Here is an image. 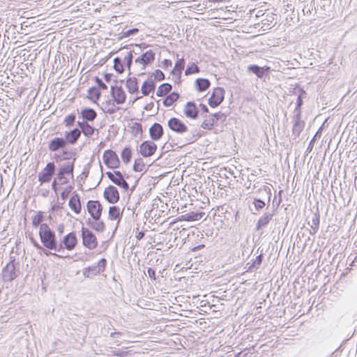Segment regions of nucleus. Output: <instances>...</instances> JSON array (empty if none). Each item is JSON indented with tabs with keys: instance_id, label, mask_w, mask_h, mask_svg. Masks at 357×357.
Returning <instances> with one entry per match:
<instances>
[{
	"instance_id": "obj_56",
	"label": "nucleus",
	"mask_w": 357,
	"mask_h": 357,
	"mask_svg": "<svg viewBox=\"0 0 357 357\" xmlns=\"http://www.w3.org/2000/svg\"><path fill=\"white\" fill-rule=\"evenodd\" d=\"M282 190H280L279 192H278V195H279V200L278 202H276V197H275L273 200V203H272V210L271 212H273V214H275V211L278 209L279 205L280 204L281 202H282Z\"/></svg>"
},
{
	"instance_id": "obj_17",
	"label": "nucleus",
	"mask_w": 357,
	"mask_h": 357,
	"mask_svg": "<svg viewBox=\"0 0 357 357\" xmlns=\"http://www.w3.org/2000/svg\"><path fill=\"white\" fill-rule=\"evenodd\" d=\"M103 196L104 198L110 204L117 203L120 198L117 188L112 185H109L105 189Z\"/></svg>"
},
{
	"instance_id": "obj_30",
	"label": "nucleus",
	"mask_w": 357,
	"mask_h": 357,
	"mask_svg": "<svg viewBox=\"0 0 357 357\" xmlns=\"http://www.w3.org/2000/svg\"><path fill=\"white\" fill-rule=\"evenodd\" d=\"M195 86L199 92H204L210 87L211 82L206 78H197L195 81Z\"/></svg>"
},
{
	"instance_id": "obj_5",
	"label": "nucleus",
	"mask_w": 357,
	"mask_h": 357,
	"mask_svg": "<svg viewBox=\"0 0 357 357\" xmlns=\"http://www.w3.org/2000/svg\"><path fill=\"white\" fill-rule=\"evenodd\" d=\"M17 266H19V263L15 264V259L11 257L10 261L2 270V275L5 281L10 282L18 277L20 270L19 268H17Z\"/></svg>"
},
{
	"instance_id": "obj_11",
	"label": "nucleus",
	"mask_w": 357,
	"mask_h": 357,
	"mask_svg": "<svg viewBox=\"0 0 357 357\" xmlns=\"http://www.w3.org/2000/svg\"><path fill=\"white\" fill-rule=\"evenodd\" d=\"M91 259L93 260V264L91 265V275H97L102 273L107 266V259L101 258L96 260V256H93Z\"/></svg>"
},
{
	"instance_id": "obj_7",
	"label": "nucleus",
	"mask_w": 357,
	"mask_h": 357,
	"mask_svg": "<svg viewBox=\"0 0 357 357\" xmlns=\"http://www.w3.org/2000/svg\"><path fill=\"white\" fill-rule=\"evenodd\" d=\"M105 165L109 169H117L120 167L121 161L116 153L112 149H107L102 155Z\"/></svg>"
},
{
	"instance_id": "obj_27",
	"label": "nucleus",
	"mask_w": 357,
	"mask_h": 357,
	"mask_svg": "<svg viewBox=\"0 0 357 357\" xmlns=\"http://www.w3.org/2000/svg\"><path fill=\"white\" fill-rule=\"evenodd\" d=\"M205 215L203 211H192L188 213L182 215L179 219L181 220L193 222L201 220Z\"/></svg>"
},
{
	"instance_id": "obj_49",
	"label": "nucleus",
	"mask_w": 357,
	"mask_h": 357,
	"mask_svg": "<svg viewBox=\"0 0 357 357\" xmlns=\"http://www.w3.org/2000/svg\"><path fill=\"white\" fill-rule=\"evenodd\" d=\"M76 120V114L73 113L69 115H67L64 120H63V124L66 127H70L74 125Z\"/></svg>"
},
{
	"instance_id": "obj_55",
	"label": "nucleus",
	"mask_w": 357,
	"mask_h": 357,
	"mask_svg": "<svg viewBox=\"0 0 357 357\" xmlns=\"http://www.w3.org/2000/svg\"><path fill=\"white\" fill-rule=\"evenodd\" d=\"M93 81L96 83L95 86H96L100 91L105 90L107 89V86L102 82V79L96 76L93 77Z\"/></svg>"
},
{
	"instance_id": "obj_57",
	"label": "nucleus",
	"mask_w": 357,
	"mask_h": 357,
	"mask_svg": "<svg viewBox=\"0 0 357 357\" xmlns=\"http://www.w3.org/2000/svg\"><path fill=\"white\" fill-rule=\"evenodd\" d=\"M110 59V56H102V54L100 53V56H99V61L96 63H95L93 66V68H94V70H96L97 69V66H102V65H104L109 59Z\"/></svg>"
},
{
	"instance_id": "obj_48",
	"label": "nucleus",
	"mask_w": 357,
	"mask_h": 357,
	"mask_svg": "<svg viewBox=\"0 0 357 357\" xmlns=\"http://www.w3.org/2000/svg\"><path fill=\"white\" fill-rule=\"evenodd\" d=\"M82 236L84 245L89 248V229L88 228L82 227Z\"/></svg>"
},
{
	"instance_id": "obj_33",
	"label": "nucleus",
	"mask_w": 357,
	"mask_h": 357,
	"mask_svg": "<svg viewBox=\"0 0 357 357\" xmlns=\"http://www.w3.org/2000/svg\"><path fill=\"white\" fill-rule=\"evenodd\" d=\"M204 121L201 124V128L203 129L211 130L214 126H218L212 114L209 116L206 114L204 116Z\"/></svg>"
},
{
	"instance_id": "obj_43",
	"label": "nucleus",
	"mask_w": 357,
	"mask_h": 357,
	"mask_svg": "<svg viewBox=\"0 0 357 357\" xmlns=\"http://www.w3.org/2000/svg\"><path fill=\"white\" fill-rule=\"evenodd\" d=\"M252 204L255 210L258 212L261 211L265 206H266V211L269 209V207H268L267 202H264V200H261V199L254 197Z\"/></svg>"
},
{
	"instance_id": "obj_6",
	"label": "nucleus",
	"mask_w": 357,
	"mask_h": 357,
	"mask_svg": "<svg viewBox=\"0 0 357 357\" xmlns=\"http://www.w3.org/2000/svg\"><path fill=\"white\" fill-rule=\"evenodd\" d=\"M105 174L114 184L122 188L125 192L129 191V184L126 181L121 172L114 170L113 172H107Z\"/></svg>"
},
{
	"instance_id": "obj_50",
	"label": "nucleus",
	"mask_w": 357,
	"mask_h": 357,
	"mask_svg": "<svg viewBox=\"0 0 357 357\" xmlns=\"http://www.w3.org/2000/svg\"><path fill=\"white\" fill-rule=\"evenodd\" d=\"M43 220V215L41 211L38 212L36 215H35L32 218V225L34 227H37L38 226H40L42 225V222Z\"/></svg>"
},
{
	"instance_id": "obj_32",
	"label": "nucleus",
	"mask_w": 357,
	"mask_h": 357,
	"mask_svg": "<svg viewBox=\"0 0 357 357\" xmlns=\"http://www.w3.org/2000/svg\"><path fill=\"white\" fill-rule=\"evenodd\" d=\"M319 222H320V215L319 212V209H317V211L314 213V215L312 219V225L308 222V225L312 228L311 230H310V234L311 235H314L319 228Z\"/></svg>"
},
{
	"instance_id": "obj_47",
	"label": "nucleus",
	"mask_w": 357,
	"mask_h": 357,
	"mask_svg": "<svg viewBox=\"0 0 357 357\" xmlns=\"http://www.w3.org/2000/svg\"><path fill=\"white\" fill-rule=\"evenodd\" d=\"M153 77H154L153 81H154L155 83V82L164 80L165 78L164 73L159 69L155 70L153 73H149V78L152 79Z\"/></svg>"
},
{
	"instance_id": "obj_1",
	"label": "nucleus",
	"mask_w": 357,
	"mask_h": 357,
	"mask_svg": "<svg viewBox=\"0 0 357 357\" xmlns=\"http://www.w3.org/2000/svg\"><path fill=\"white\" fill-rule=\"evenodd\" d=\"M48 149L50 151L56 152L62 151L60 155H55L57 160H70L74 156V153L69 150L66 140L63 137H54L51 139L48 144Z\"/></svg>"
},
{
	"instance_id": "obj_63",
	"label": "nucleus",
	"mask_w": 357,
	"mask_h": 357,
	"mask_svg": "<svg viewBox=\"0 0 357 357\" xmlns=\"http://www.w3.org/2000/svg\"><path fill=\"white\" fill-rule=\"evenodd\" d=\"M147 273L151 280H156L155 269H154L153 268H148Z\"/></svg>"
},
{
	"instance_id": "obj_58",
	"label": "nucleus",
	"mask_w": 357,
	"mask_h": 357,
	"mask_svg": "<svg viewBox=\"0 0 357 357\" xmlns=\"http://www.w3.org/2000/svg\"><path fill=\"white\" fill-rule=\"evenodd\" d=\"M79 53L81 54H82V53L84 54L83 58L80 59L79 66L82 62L83 65H84V67H85L87 65V63H88V61H89V57L86 56V51L84 49H79V52H78V54ZM85 70V68H83V70Z\"/></svg>"
},
{
	"instance_id": "obj_18",
	"label": "nucleus",
	"mask_w": 357,
	"mask_h": 357,
	"mask_svg": "<svg viewBox=\"0 0 357 357\" xmlns=\"http://www.w3.org/2000/svg\"><path fill=\"white\" fill-rule=\"evenodd\" d=\"M183 113L185 116L190 119H197L199 116V110L194 101H188L184 106Z\"/></svg>"
},
{
	"instance_id": "obj_42",
	"label": "nucleus",
	"mask_w": 357,
	"mask_h": 357,
	"mask_svg": "<svg viewBox=\"0 0 357 357\" xmlns=\"http://www.w3.org/2000/svg\"><path fill=\"white\" fill-rule=\"evenodd\" d=\"M91 228L98 232H102L105 229V225L100 219L91 220Z\"/></svg>"
},
{
	"instance_id": "obj_41",
	"label": "nucleus",
	"mask_w": 357,
	"mask_h": 357,
	"mask_svg": "<svg viewBox=\"0 0 357 357\" xmlns=\"http://www.w3.org/2000/svg\"><path fill=\"white\" fill-rule=\"evenodd\" d=\"M172 89V86L169 83H163L160 84L158 90L156 91V96L158 97H162L169 92Z\"/></svg>"
},
{
	"instance_id": "obj_39",
	"label": "nucleus",
	"mask_w": 357,
	"mask_h": 357,
	"mask_svg": "<svg viewBox=\"0 0 357 357\" xmlns=\"http://www.w3.org/2000/svg\"><path fill=\"white\" fill-rule=\"evenodd\" d=\"M132 153L130 146H126L122 149L121 152V157L122 161L126 165L130 162L132 159Z\"/></svg>"
},
{
	"instance_id": "obj_44",
	"label": "nucleus",
	"mask_w": 357,
	"mask_h": 357,
	"mask_svg": "<svg viewBox=\"0 0 357 357\" xmlns=\"http://www.w3.org/2000/svg\"><path fill=\"white\" fill-rule=\"evenodd\" d=\"M322 130H323V128H322V126H321L318 130L316 132L315 135H314V137L311 139V140L310 141L309 144H308V146L307 147V149H306V153H310L313 149V146H314V142L315 141L317 140V138H319L321 137V134H322Z\"/></svg>"
},
{
	"instance_id": "obj_31",
	"label": "nucleus",
	"mask_w": 357,
	"mask_h": 357,
	"mask_svg": "<svg viewBox=\"0 0 357 357\" xmlns=\"http://www.w3.org/2000/svg\"><path fill=\"white\" fill-rule=\"evenodd\" d=\"M155 89V83L153 79L149 78L144 81L142 87L141 91L144 96H149L151 92H153Z\"/></svg>"
},
{
	"instance_id": "obj_29",
	"label": "nucleus",
	"mask_w": 357,
	"mask_h": 357,
	"mask_svg": "<svg viewBox=\"0 0 357 357\" xmlns=\"http://www.w3.org/2000/svg\"><path fill=\"white\" fill-rule=\"evenodd\" d=\"M81 135V130L79 128H75L68 132H66L64 139L67 142V145L68 144H74L77 141L78 138Z\"/></svg>"
},
{
	"instance_id": "obj_52",
	"label": "nucleus",
	"mask_w": 357,
	"mask_h": 357,
	"mask_svg": "<svg viewBox=\"0 0 357 357\" xmlns=\"http://www.w3.org/2000/svg\"><path fill=\"white\" fill-rule=\"evenodd\" d=\"M100 96V90L95 86H91V101L96 102Z\"/></svg>"
},
{
	"instance_id": "obj_35",
	"label": "nucleus",
	"mask_w": 357,
	"mask_h": 357,
	"mask_svg": "<svg viewBox=\"0 0 357 357\" xmlns=\"http://www.w3.org/2000/svg\"><path fill=\"white\" fill-rule=\"evenodd\" d=\"M122 218V213H120V208L117 206H112L109 208V219L111 220H118V222Z\"/></svg>"
},
{
	"instance_id": "obj_54",
	"label": "nucleus",
	"mask_w": 357,
	"mask_h": 357,
	"mask_svg": "<svg viewBox=\"0 0 357 357\" xmlns=\"http://www.w3.org/2000/svg\"><path fill=\"white\" fill-rule=\"evenodd\" d=\"M138 32H139V29H137V28H133V29H128L126 31H122V33H121V38H128L130 36H135Z\"/></svg>"
},
{
	"instance_id": "obj_45",
	"label": "nucleus",
	"mask_w": 357,
	"mask_h": 357,
	"mask_svg": "<svg viewBox=\"0 0 357 357\" xmlns=\"http://www.w3.org/2000/svg\"><path fill=\"white\" fill-rule=\"evenodd\" d=\"M199 72L200 68L195 63H190L185 70V75L188 76L192 74L198 73Z\"/></svg>"
},
{
	"instance_id": "obj_38",
	"label": "nucleus",
	"mask_w": 357,
	"mask_h": 357,
	"mask_svg": "<svg viewBox=\"0 0 357 357\" xmlns=\"http://www.w3.org/2000/svg\"><path fill=\"white\" fill-rule=\"evenodd\" d=\"M185 61L183 58L178 59L174 68L171 71L172 75H181L185 67Z\"/></svg>"
},
{
	"instance_id": "obj_62",
	"label": "nucleus",
	"mask_w": 357,
	"mask_h": 357,
	"mask_svg": "<svg viewBox=\"0 0 357 357\" xmlns=\"http://www.w3.org/2000/svg\"><path fill=\"white\" fill-rule=\"evenodd\" d=\"M199 107L201 111V115L203 117L204 115H207V114L208 113V108L207 107V106L204 104L201 103L199 104Z\"/></svg>"
},
{
	"instance_id": "obj_9",
	"label": "nucleus",
	"mask_w": 357,
	"mask_h": 357,
	"mask_svg": "<svg viewBox=\"0 0 357 357\" xmlns=\"http://www.w3.org/2000/svg\"><path fill=\"white\" fill-rule=\"evenodd\" d=\"M77 112L79 114L77 125L81 128V132L87 136L89 135V125L88 123L89 121V108L86 107L82 109L80 113L77 110Z\"/></svg>"
},
{
	"instance_id": "obj_22",
	"label": "nucleus",
	"mask_w": 357,
	"mask_h": 357,
	"mask_svg": "<svg viewBox=\"0 0 357 357\" xmlns=\"http://www.w3.org/2000/svg\"><path fill=\"white\" fill-rule=\"evenodd\" d=\"M149 132L151 139L153 141H158L164 134L163 128L158 123H154L149 128Z\"/></svg>"
},
{
	"instance_id": "obj_15",
	"label": "nucleus",
	"mask_w": 357,
	"mask_h": 357,
	"mask_svg": "<svg viewBox=\"0 0 357 357\" xmlns=\"http://www.w3.org/2000/svg\"><path fill=\"white\" fill-rule=\"evenodd\" d=\"M55 165L54 162H48L43 170L38 174V181L41 183L50 181L54 174Z\"/></svg>"
},
{
	"instance_id": "obj_21",
	"label": "nucleus",
	"mask_w": 357,
	"mask_h": 357,
	"mask_svg": "<svg viewBox=\"0 0 357 357\" xmlns=\"http://www.w3.org/2000/svg\"><path fill=\"white\" fill-rule=\"evenodd\" d=\"M255 198L261 199L264 202H267L268 207L270 206L271 198V189L267 185H263L259 188L255 192Z\"/></svg>"
},
{
	"instance_id": "obj_36",
	"label": "nucleus",
	"mask_w": 357,
	"mask_h": 357,
	"mask_svg": "<svg viewBox=\"0 0 357 357\" xmlns=\"http://www.w3.org/2000/svg\"><path fill=\"white\" fill-rule=\"evenodd\" d=\"M180 95L177 92H172L171 93L166 96L163 100V105L165 107H170L178 99Z\"/></svg>"
},
{
	"instance_id": "obj_53",
	"label": "nucleus",
	"mask_w": 357,
	"mask_h": 357,
	"mask_svg": "<svg viewBox=\"0 0 357 357\" xmlns=\"http://www.w3.org/2000/svg\"><path fill=\"white\" fill-rule=\"evenodd\" d=\"M213 118L215 119V121L218 125V121L223 123L226 121L227 116L221 112H218L212 114Z\"/></svg>"
},
{
	"instance_id": "obj_28",
	"label": "nucleus",
	"mask_w": 357,
	"mask_h": 357,
	"mask_svg": "<svg viewBox=\"0 0 357 357\" xmlns=\"http://www.w3.org/2000/svg\"><path fill=\"white\" fill-rule=\"evenodd\" d=\"M64 248L68 250H73L77 244V237L75 233L70 232L67 234L62 241Z\"/></svg>"
},
{
	"instance_id": "obj_64",
	"label": "nucleus",
	"mask_w": 357,
	"mask_h": 357,
	"mask_svg": "<svg viewBox=\"0 0 357 357\" xmlns=\"http://www.w3.org/2000/svg\"><path fill=\"white\" fill-rule=\"evenodd\" d=\"M204 244H199L190 248V250L193 252L204 249Z\"/></svg>"
},
{
	"instance_id": "obj_60",
	"label": "nucleus",
	"mask_w": 357,
	"mask_h": 357,
	"mask_svg": "<svg viewBox=\"0 0 357 357\" xmlns=\"http://www.w3.org/2000/svg\"><path fill=\"white\" fill-rule=\"evenodd\" d=\"M172 65V62L170 59H164L162 61V65H161V67L165 69V70H167V68H169V67H171Z\"/></svg>"
},
{
	"instance_id": "obj_2",
	"label": "nucleus",
	"mask_w": 357,
	"mask_h": 357,
	"mask_svg": "<svg viewBox=\"0 0 357 357\" xmlns=\"http://www.w3.org/2000/svg\"><path fill=\"white\" fill-rule=\"evenodd\" d=\"M133 50H128L127 47H125V52L121 53V56H116L113 60V67L114 69L118 73H122L125 71L126 68L129 70V74H130V68L133 61Z\"/></svg>"
},
{
	"instance_id": "obj_24",
	"label": "nucleus",
	"mask_w": 357,
	"mask_h": 357,
	"mask_svg": "<svg viewBox=\"0 0 357 357\" xmlns=\"http://www.w3.org/2000/svg\"><path fill=\"white\" fill-rule=\"evenodd\" d=\"M102 212V206L98 201L91 200V218L93 220L100 219Z\"/></svg>"
},
{
	"instance_id": "obj_16",
	"label": "nucleus",
	"mask_w": 357,
	"mask_h": 357,
	"mask_svg": "<svg viewBox=\"0 0 357 357\" xmlns=\"http://www.w3.org/2000/svg\"><path fill=\"white\" fill-rule=\"evenodd\" d=\"M155 54L152 50H149L135 59L136 63H140L143 66L144 70L147 66L151 65L155 60Z\"/></svg>"
},
{
	"instance_id": "obj_61",
	"label": "nucleus",
	"mask_w": 357,
	"mask_h": 357,
	"mask_svg": "<svg viewBox=\"0 0 357 357\" xmlns=\"http://www.w3.org/2000/svg\"><path fill=\"white\" fill-rule=\"evenodd\" d=\"M98 245L96 236L91 231V250L95 248Z\"/></svg>"
},
{
	"instance_id": "obj_25",
	"label": "nucleus",
	"mask_w": 357,
	"mask_h": 357,
	"mask_svg": "<svg viewBox=\"0 0 357 357\" xmlns=\"http://www.w3.org/2000/svg\"><path fill=\"white\" fill-rule=\"evenodd\" d=\"M300 93L297 97L296 99V107L294 109V118H302V112H301V107L303 105V97L306 95V92L303 89H301L299 90Z\"/></svg>"
},
{
	"instance_id": "obj_10",
	"label": "nucleus",
	"mask_w": 357,
	"mask_h": 357,
	"mask_svg": "<svg viewBox=\"0 0 357 357\" xmlns=\"http://www.w3.org/2000/svg\"><path fill=\"white\" fill-rule=\"evenodd\" d=\"M169 128L178 133L183 134L188 130V126L180 119L176 117H172L167 122Z\"/></svg>"
},
{
	"instance_id": "obj_59",
	"label": "nucleus",
	"mask_w": 357,
	"mask_h": 357,
	"mask_svg": "<svg viewBox=\"0 0 357 357\" xmlns=\"http://www.w3.org/2000/svg\"><path fill=\"white\" fill-rule=\"evenodd\" d=\"M63 243L61 242L59 245L57 244V241L54 243V248H50V250H54L55 252H61L64 250V247L63 246Z\"/></svg>"
},
{
	"instance_id": "obj_46",
	"label": "nucleus",
	"mask_w": 357,
	"mask_h": 357,
	"mask_svg": "<svg viewBox=\"0 0 357 357\" xmlns=\"http://www.w3.org/2000/svg\"><path fill=\"white\" fill-rule=\"evenodd\" d=\"M145 169V164L141 158H136L134 161L132 169L137 172H143Z\"/></svg>"
},
{
	"instance_id": "obj_34",
	"label": "nucleus",
	"mask_w": 357,
	"mask_h": 357,
	"mask_svg": "<svg viewBox=\"0 0 357 357\" xmlns=\"http://www.w3.org/2000/svg\"><path fill=\"white\" fill-rule=\"evenodd\" d=\"M126 87L128 91L130 93H135L138 92L139 86L137 83V79L135 77H129L126 80Z\"/></svg>"
},
{
	"instance_id": "obj_4",
	"label": "nucleus",
	"mask_w": 357,
	"mask_h": 357,
	"mask_svg": "<svg viewBox=\"0 0 357 357\" xmlns=\"http://www.w3.org/2000/svg\"><path fill=\"white\" fill-rule=\"evenodd\" d=\"M63 164L60 165L57 173L59 184L63 185L68 183V176H73V162L75 158L73 157L70 160H66Z\"/></svg>"
},
{
	"instance_id": "obj_3",
	"label": "nucleus",
	"mask_w": 357,
	"mask_h": 357,
	"mask_svg": "<svg viewBox=\"0 0 357 357\" xmlns=\"http://www.w3.org/2000/svg\"><path fill=\"white\" fill-rule=\"evenodd\" d=\"M39 237L43 244V247L47 250L50 248H54V243L56 242V235L47 224L44 223L40 225L39 228Z\"/></svg>"
},
{
	"instance_id": "obj_13",
	"label": "nucleus",
	"mask_w": 357,
	"mask_h": 357,
	"mask_svg": "<svg viewBox=\"0 0 357 357\" xmlns=\"http://www.w3.org/2000/svg\"><path fill=\"white\" fill-rule=\"evenodd\" d=\"M157 149V145L152 141L146 140L139 146V153L144 158L153 155Z\"/></svg>"
},
{
	"instance_id": "obj_51",
	"label": "nucleus",
	"mask_w": 357,
	"mask_h": 357,
	"mask_svg": "<svg viewBox=\"0 0 357 357\" xmlns=\"http://www.w3.org/2000/svg\"><path fill=\"white\" fill-rule=\"evenodd\" d=\"M131 132L134 136H137L138 134H141L143 132L142 125L140 123L135 122L132 124Z\"/></svg>"
},
{
	"instance_id": "obj_26",
	"label": "nucleus",
	"mask_w": 357,
	"mask_h": 357,
	"mask_svg": "<svg viewBox=\"0 0 357 357\" xmlns=\"http://www.w3.org/2000/svg\"><path fill=\"white\" fill-rule=\"evenodd\" d=\"M263 259H264L263 250H261L260 254L258 256H257V257L254 260L252 261V263L248 262L246 264V266H248L246 271L249 272V273H252L255 271L259 268V267L263 261Z\"/></svg>"
},
{
	"instance_id": "obj_40",
	"label": "nucleus",
	"mask_w": 357,
	"mask_h": 357,
	"mask_svg": "<svg viewBox=\"0 0 357 357\" xmlns=\"http://www.w3.org/2000/svg\"><path fill=\"white\" fill-rule=\"evenodd\" d=\"M30 241L31 242V243L33 244V245L38 250H40L42 252H43V253L45 255H46L47 256L48 255H53L54 257H59V258H61L63 257L61 255H58V254H56V253H52L50 251L47 250V249L44 248L41 245H40L33 237L30 238Z\"/></svg>"
},
{
	"instance_id": "obj_12",
	"label": "nucleus",
	"mask_w": 357,
	"mask_h": 357,
	"mask_svg": "<svg viewBox=\"0 0 357 357\" xmlns=\"http://www.w3.org/2000/svg\"><path fill=\"white\" fill-rule=\"evenodd\" d=\"M107 324H109V321L105 317L100 319V323L91 322V327L93 328L94 327L96 328V330H93L91 335H93L94 337L100 336L101 335L107 336L108 333V330L105 328Z\"/></svg>"
},
{
	"instance_id": "obj_8",
	"label": "nucleus",
	"mask_w": 357,
	"mask_h": 357,
	"mask_svg": "<svg viewBox=\"0 0 357 357\" xmlns=\"http://www.w3.org/2000/svg\"><path fill=\"white\" fill-rule=\"evenodd\" d=\"M225 90L222 87L217 86L213 89L211 97L208 100V104L212 108L217 107L225 99Z\"/></svg>"
},
{
	"instance_id": "obj_14",
	"label": "nucleus",
	"mask_w": 357,
	"mask_h": 357,
	"mask_svg": "<svg viewBox=\"0 0 357 357\" xmlns=\"http://www.w3.org/2000/svg\"><path fill=\"white\" fill-rule=\"evenodd\" d=\"M111 96L112 100L118 105H121L126 102V94L121 86H112Z\"/></svg>"
},
{
	"instance_id": "obj_23",
	"label": "nucleus",
	"mask_w": 357,
	"mask_h": 357,
	"mask_svg": "<svg viewBox=\"0 0 357 357\" xmlns=\"http://www.w3.org/2000/svg\"><path fill=\"white\" fill-rule=\"evenodd\" d=\"M293 123L292 136H294V139H296L303 130L305 123L302 118H293Z\"/></svg>"
},
{
	"instance_id": "obj_20",
	"label": "nucleus",
	"mask_w": 357,
	"mask_h": 357,
	"mask_svg": "<svg viewBox=\"0 0 357 357\" xmlns=\"http://www.w3.org/2000/svg\"><path fill=\"white\" fill-rule=\"evenodd\" d=\"M247 69L248 72L255 74L259 79H263L271 70L270 67H261L257 64L249 65Z\"/></svg>"
},
{
	"instance_id": "obj_37",
	"label": "nucleus",
	"mask_w": 357,
	"mask_h": 357,
	"mask_svg": "<svg viewBox=\"0 0 357 357\" xmlns=\"http://www.w3.org/2000/svg\"><path fill=\"white\" fill-rule=\"evenodd\" d=\"M69 206L76 213H79L81 210V205L79 197L75 195L70 197L69 200Z\"/></svg>"
},
{
	"instance_id": "obj_19",
	"label": "nucleus",
	"mask_w": 357,
	"mask_h": 357,
	"mask_svg": "<svg viewBox=\"0 0 357 357\" xmlns=\"http://www.w3.org/2000/svg\"><path fill=\"white\" fill-rule=\"evenodd\" d=\"M273 212H271L268 210L264 212L257 220L255 229L257 231H259L266 228L270 223L271 220L273 219Z\"/></svg>"
}]
</instances>
